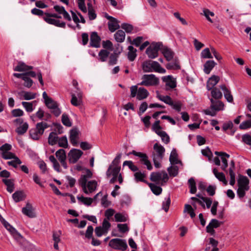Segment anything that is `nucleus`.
I'll return each instance as SVG.
<instances>
[{
  "mask_svg": "<svg viewBox=\"0 0 251 251\" xmlns=\"http://www.w3.org/2000/svg\"><path fill=\"white\" fill-rule=\"evenodd\" d=\"M203 156L207 157L208 160L211 163L217 166H221L222 170L226 173H234L235 170V163L233 160H231L229 164L227 163V159L230 155L224 152L217 151L215 152L216 156L213 157L212 153L208 147L203 149L201 151Z\"/></svg>",
  "mask_w": 251,
  "mask_h": 251,
  "instance_id": "f257e3e1",
  "label": "nucleus"
},
{
  "mask_svg": "<svg viewBox=\"0 0 251 251\" xmlns=\"http://www.w3.org/2000/svg\"><path fill=\"white\" fill-rule=\"evenodd\" d=\"M142 68L144 72H155L164 74L166 70L161 67L159 63L154 61H146L142 63Z\"/></svg>",
  "mask_w": 251,
  "mask_h": 251,
  "instance_id": "f03ea898",
  "label": "nucleus"
},
{
  "mask_svg": "<svg viewBox=\"0 0 251 251\" xmlns=\"http://www.w3.org/2000/svg\"><path fill=\"white\" fill-rule=\"evenodd\" d=\"M210 100L211 102L210 107L204 110V113L206 115L215 116L217 112L224 109L225 105L222 101L219 100H214L212 98H211Z\"/></svg>",
  "mask_w": 251,
  "mask_h": 251,
  "instance_id": "7ed1b4c3",
  "label": "nucleus"
},
{
  "mask_svg": "<svg viewBox=\"0 0 251 251\" xmlns=\"http://www.w3.org/2000/svg\"><path fill=\"white\" fill-rule=\"evenodd\" d=\"M53 9L57 13V14L45 13V16L58 19L62 18L61 16L60 15L62 14L65 20L68 21H71L72 19L70 15L68 13V12L66 11L63 6L56 5L54 6Z\"/></svg>",
  "mask_w": 251,
  "mask_h": 251,
  "instance_id": "20e7f679",
  "label": "nucleus"
},
{
  "mask_svg": "<svg viewBox=\"0 0 251 251\" xmlns=\"http://www.w3.org/2000/svg\"><path fill=\"white\" fill-rule=\"evenodd\" d=\"M49 126L48 124L45 122L37 123L35 128H32L29 130L30 137L33 140H39L44 133V130Z\"/></svg>",
  "mask_w": 251,
  "mask_h": 251,
  "instance_id": "39448f33",
  "label": "nucleus"
},
{
  "mask_svg": "<svg viewBox=\"0 0 251 251\" xmlns=\"http://www.w3.org/2000/svg\"><path fill=\"white\" fill-rule=\"evenodd\" d=\"M142 81L138 85L149 87L155 86L159 83V79L154 75H144L142 77Z\"/></svg>",
  "mask_w": 251,
  "mask_h": 251,
  "instance_id": "423d86ee",
  "label": "nucleus"
},
{
  "mask_svg": "<svg viewBox=\"0 0 251 251\" xmlns=\"http://www.w3.org/2000/svg\"><path fill=\"white\" fill-rule=\"evenodd\" d=\"M109 247L116 250L125 251L127 248V245L125 240L120 238L111 239L108 244Z\"/></svg>",
  "mask_w": 251,
  "mask_h": 251,
  "instance_id": "0eeeda50",
  "label": "nucleus"
},
{
  "mask_svg": "<svg viewBox=\"0 0 251 251\" xmlns=\"http://www.w3.org/2000/svg\"><path fill=\"white\" fill-rule=\"evenodd\" d=\"M129 154H133L136 156H138L140 158L139 162L146 166L147 169L149 171H151L152 168V165L151 162L149 160V157L147 155L141 152H137L135 151H132L131 152L129 153Z\"/></svg>",
  "mask_w": 251,
  "mask_h": 251,
  "instance_id": "6e6552de",
  "label": "nucleus"
},
{
  "mask_svg": "<svg viewBox=\"0 0 251 251\" xmlns=\"http://www.w3.org/2000/svg\"><path fill=\"white\" fill-rule=\"evenodd\" d=\"M162 46V44L159 42L151 43L146 51L148 57L151 59L156 57L158 56V52Z\"/></svg>",
  "mask_w": 251,
  "mask_h": 251,
  "instance_id": "1a4fd4ad",
  "label": "nucleus"
},
{
  "mask_svg": "<svg viewBox=\"0 0 251 251\" xmlns=\"http://www.w3.org/2000/svg\"><path fill=\"white\" fill-rule=\"evenodd\" d=\"M122 153H118L111 164L109 165L107 173H120L121 171L120 159L122 157Z\"/></svg>",
  "mask_w": 251,
  "mask_h": 251,
  "instance_id": "9d476101",
  "label": "nucleus"
},
{
  "mask_svg": "<svg viewBox=\"0 0 251 251\" xmlns=\"http://www.w3.org/2000/svg\"><path fill=\"white\" fill-rule=\"evenodd\" d=\"M14 123L16 126H19L16 129V132L19 135L24 134L28 128V124L26 122L24 123V120L22 118L15 119Z\"/></svg>",
  "mask_w": 251,
  "mask_h": 251,
  "instance_id": "9b49d317",
  "label": "nucleus"
},
{
  "mask_svg": "<svg viewBox=\"0 0 251 251\" xmlns=\"http://www.w3.org/2000/svg\"><path fill=\"white\" fill-rule=\"evenodd\" d=\"M169 179L168 174H151L150 179L156 184H163Z\"/></svg>",
  "mask_w": 251,
  "mask_h": 251,
  "instance_id": "f8f14e48",
  "label": "nucleus"
},
{
  "mask_svg": "<svg viewBox=\"0 0 251 251\" xmlns=\"http://www.w3.org/2000/svg\"><path fill=\"white\" fill-rule=\"evenodd\" d=\"M83 152L78 149H72L68 153V159L71 163H75L80 158Z\"/></svg>",
  "mask_w": 251,
  "mask_h": 251,
  "instance_id": "ddd939ff",
  "label": "nucleus"
},
{
  "mask_svg": "<svg viewBox=\"0 0 251 251\" xmlns=\"http://www.w3.org/2000/svg\"><path fill=\"white\" fill-rule=\"evenodd\" d=\"M1 223L11 233L16 240H18L21 238H22V235L4 219H2V220H1Z\"/></svg>",
  "mask_w": 251,
  "mask_h": 251,
  "instance_id": "4468645a",
  "label": "nucleus"
},
{
  "mask_svg": "<svg viewBox=\"0 0 251 251\" xmlns=\"http://www.w3.org/2000/svg\"><path fill=\"white\" fill-rule=\"evenodd\" d=\"M44 20L48 24L52 25L57 27L65 28L66 26V23L64 22L61 21L58 19L52 18L48 16H44L43 17Z\"/></svg>",
  "mask_w": 251,
  "mask_h": 251,
  "instance_id": "2eb2a0df",
  "label": "nucleus"
},
{
  "mask_svg": "<svg viewBox=\"0 0 251 251\" xmlns=\"http://www.w3.org/2000/svg\"><path fill=\"white\" fill-rule=\"evenodd\" d=\"M154 152L152 154V157H157L159 159H162L165 152L164 148L158 143H155L153 146Z\"/></svg>",
  "mask_w": 251,
  "mask_h": 251,
  "instance_id": "dca6fc26",
  "label": "nucleus"
},
{
  "mask_svg": "<svg viewBox=\"0 0 251 251\" xmlns=\"http://www.w3.org/2000/svg\"><path fill=\"white\" fill-rule=\"evenodd\" d=\"M100 38L98 35L97 32H92L90 35V41L89 43V47L94 48L100 47Z\"/></svg>",
  "mask_w": 251,
  "mask_h": 251,
  "instance_id": "f3484780",
  "label": "nucleus"
},
{
  "mask_svg": "<svg viewBox=\"0 0 251 251\" xmlns=\"http://www.w3.org/2000/svg\"><path fill=\"white\" fill-rule=\"evenodd\" d=\"M222 223V222H219L217 219H212L206 227V232L211 235H213L215 233L214 228L219 227Z\"/></svg>",
  "mask_w": 251,
  "mask_h": 251,
  "instance_id": "a211bd4d",
  "label": "nucleus"
},
{
  "mask_svg": "<svg viewBox=\"0 0 251 251\" xmlns=\"http://www.w3.org/2000/svg\"><path fill=\"white\" fill-rule=\"evenodd\" d=\"M55 155L62 166L65 169H66L67 168V164L66 162V155L65 150L64 149H59L56 152Z\"/></svg>",
  "mask_w": 251,
  "mask_h": 251,
  "instance_id": "6ab92c4d",
  "label": "nucleus"
},
{
  "mask_svg": "<svg viewBox=\"0 0 251 251\" xmlns=\"http://www.w3.org/2000/svg\"><path fill=\"white\" fill-rule=\"evenodd\" d=\"M238 187L243 188L245 190H249V179L247 176L240 175L237 180Z\"/></svg>",
  "mask_w": 251,
  "mask_h": 251,
  "instance_id": "aec40b11",
  "label": "nucleus"
},
{
  "mask_svg": "<svg viewBox=\"0 0 251 251\" xmlns=\"http://www.w3.org/2000/svg\"><path fill=\"white\" fill-rule=\"evenodd\" d=\"M23 213L28 217L29 218H32L36 217V214L34 212L33 207L29 202H27L25 207L22 208Z\"/></svg>",
  "mask_w": 251,
  "mask_h": 251,
  "instance_id": "412c9836",
  "label": "nucleus"
},
{
  "mask_svg": "<svg viewBox=\"0 0 251 251\" xmlns=\"http://www.w3.org/2000/svg\"><path fill=\"white\" fill-rule=\"evenodd\" d=\"M220 77L218 75H213L207 80L206 84V88L208 90L212 89L215 88V86L220 81Z\"/></svg>",
  "mask_w": 251,
  "mask_h": 251,
  "instance_id": "4be33fe9",
  "label": "nucleus"
},
{
  "mask_svg": "<svg viewBox=\"0 0 251 251\" xmlns=\"http://www.w3.org/2000/svg\"><path fill=\"white\" fill-rule=\"evenodd\" d=\"M171 166L168 168L169 173H177L182 171L183 169V165L180 160H178L174 163L171 164Z\"/></svg>",
  "mask_w": 251,
  "mask_h": 251,
  "instance_id": "5701e85b",
  "label": "nucleus"
},
{
  "mask_svg": "<svg viewBox=\"0 0 251 251\" xmlns=\"http://www.w3.org/2000/svg\"><path fill=\"white\" fill-rule=\"evenodd\" d=\"M220 88L223 91L224 97L226 100L229 102H232L233 101V98L230 90L225 84H222L220 85Z\"/></svg>",
  "mask_w": 251,
  "mask_h": 251,
  "instance_id": "b1692460",
  "label": "nucleus"
},
{
  "mask_svg": "<svg viewBox=\"0 0 251 251\" xmlns=\"http://www.w3.org/2000/svg\"><path fill=\"white\" fill-rule=\"evenodd\" d=\"M163 81L166 83L167 89L169 88L173 89L176 86V81L171 75L164 76L162 78Z\"/></svg>",
  "mask_w": 251,
  "mask_h": 251,
  "instance_id": "393cba45",
  "label": "nucleus"
},
{
  "mask_svg": "<svg viewBox=\"0 0 251 251\" xmlns=\"http://www.w3.org/2000/svg\"><path fill=\"white\" fill-rule=\"evenodd\" d=\"M78 131L77 129H73L70 131V140L72 144L75 146L77 144Z\"/></svg>",
  "mask_w": 251,
  "mask_h": 251,
  "instance_id": "a878e982",
  "label": "nucleus"
},
{
  "mask_svg": "<svg viewBox=\"0 0 251 251\" xmlns=\"http://www.w3.org/2000/svg\"><path fill=\"white\" fill-rule=\"evenodd\" d=\"M93 174H86V175H84L82 176L79 180V185L81 186L83 189V191L84 193H87L86 185L87 177H91Z\"/></svg>",
  "mask_w": 251,
  "mask_h": 251,
  "instance_id": "bb28decb",
  "label": "nucleus"
},
{
  "mask_svg": "<svg viewBox=\"0 0 251 251\" xmlns=\"http://www.w3.org/2000/svg\"><path fill=\"white\" fill-rule=\"evenodd\" d=\"M108 25L109 30L111 32H114L115 30L120 27V26L119 24V21L115 18L113 19V20L108 22Z\"/></svg>",
  "mask_w": 251,
  "mask_h": 251,
  "instance_id": "cd10ccee",
  "label": "nucleus"
},
{
  "mask_svg": "<svg viewBox=\"0 0 251 251\" xmlns=\"http://www.w3.org/2000/svg\"><path fill=\"white\" fill-rule=\"evenodd\" d=\"M32 69V67L25 65L24 62H19L18 65L14 68V71L17 72H24Z\"/></svg>",
  "mask_w": 251,
  "mask_h": 251,
  "instance_id": "c85d7f7f",
  "label": "nucleus"
},
{
  "mask_svg": "<svg viewBox=\"0 0 251 251\" xmlns=\"http://www.w3.org/2000/svg\"><path fill=\"white\" fill-rule=\"evenodd\" d=\"M149 95V93L147 90L143 87H140L138 88V92L136 98L137 100H141L147 98Z\"/></svg>",
  "mask_w": 251,
  "mask_h": 251,
  "instance_id": "c756f323",
  "label": "nucleus"
},
{
  "mask_svg": "<svg viewBox=\"0 0 251 251\" xmlns=\"http://www.w3.org/2000/svg\"><path fill=\"white\" fill-rule=\"evenodd\" d=\"M12 198L16 202H18L24 200L25 195L23 191H17L13 194Z\"/></svg>",
  "mask_w": 251,
  "mask_h": 251,
  "instance_id": "7c9ffc66",
  "label": "nucleus"
},
{
  "mask_svg": "<svg viewBox=\"0 0 251 251\" xmlns=\"http://www.w3.org/2000/svg\"><path fill=\"white\" fill-rule=\"evenodd\" d=\"M216 64V63L213 60L207 61L203 66L204 72L206 74H209Z\"/></svg>",
  "mask_w": 251,
  "mask_h": 251,
  "instance_id": "2f4dec72",
  "label": "nucleus"
},
{
  "mask_svg": "<svg viewBox=\"0 0 251 251\" xmlns=\"http://www.w3.org/2000/svg\"><path fill=\"white\" fill-rule=\"evenodd\" d=\"M97 186V182L96 180H91L87 182L86 189L87 193L86 194L93 193L95 191Z\"/></svg>",
  "mask_w": 251,
  "mask_h": 251,
  "instance_id": "473e14b6",
  "label": "nucleus"
},
{
  "mask_svg": "<svg viewBox=\"0 0 251 251\" xmlns=\"http://www.w3.org/2000/svg\"><path fill=\"white\" fill-rule=\"evenodd\" d=\"M126 34L122 30H118L114 34V38L117 42L122 43L125 41Z\"/></svg>",
  "mask_w": 251,
  "mask_h": 251,
  "instance_id": "72a5a7b5",
  "label": "nucleus"
},
{
  "mask_svg": "<svg viewBox=\"0 0 251 251\" xmlns=\"http://www.w3.org/2000/svg\"><path fill=\"white\" fill-rule=\"evenodd\" d=\"M210 90L211 91V95L212 99H215V100H219L222 98V93L217 87H215Z\"/></svg>",
  "mask_w": 251,
  "mask_h": 251,
  "instance_id": "f704fd0d",
  "label": "nucleus"
},
{
  "mask_svg": "<svg viewBox=\"0 0 251 251\" xmlns=\"http://www.w3.org/2000/svg\"><path fill=\"white\" fill-rule=\"evenodd\" d=\"M128 50H129L127 54V57L129 60L130 61H133L135 60L137 54H136V49H134L133 46H129L128 47Z\"/></svg>",
  "mask_w": 251,
  "mask_h": 251,
  "instance_id": "c9c22d12",
  "label": "nucleus"
},
{
  "mask_svg": "<svg viewBox=\"0 0 251 251\" xmlns=\"http://www.w3.org/2000/svg\"><path fill=\"white\" fill-rule=\"evenodd\" d=\"M162 53L168 61L171 60L174 57V53L170 49L167 48H164Z\"/></svg>",
  "mask_w": 251,
  "mask_h": 251,
  "instance_id": "e433bc0d",
  "label": "nucleus"
},
{
  "mask_svg": "<svg viewBox=\"0 0 251 251\" xmlns=\"http://www.w3.org/2000/svg\"><path fill=\"white\" fill-rule=\"evenodd\" d=\"M58 140V137L56 133L51 132L50 133L48 137V143L50 145H55Z\"/></svg>",
  "mask_w": 251,
  "mask_h": 251,
  "instance_id": "4c0bfd02",
  "label": "nucleus"
},
{
  "mask_svg": "<svg viewBox=\"0 0 251 251\" xmlns=\"http://www.w3.org/2000/svg\"><path fill=\"white\" fill-rule=\"evenodd\" d=\"M148 185L151 188L152 193L155 195H160L162 191L161 187L156 185L155 184L151 183H148Z\"/></svg>",
  "mask_w": 251,
  "mask_h": 251,
  "instance_id": "58836bf2",
  "label": "nucleus"
},
{
  "mask_svg": "<svg viewBox=\"0 0 251 251\" xmlns=\"http://www.w3.org/2000/svg\"><path fill=\"white\" fill-rule=\"evenodd\" d=\"M123 167L125 166H127L130 170L133 172H136L138 171V168L135 165H134V163L130 160H126L124 162L123 164Z\"/></svg>",
  "mask_w": 251,
  "mask_h": 251,
  "instance_id": "ea45409f",
  "label": "nucleus"
},
{
  "mask_svg": "<svg viewBox=\"0 0 251 251\" xmlns=\"http://www.w3.org/2000/svg\"><path fill=\"white\" fill-rule=\"evenodd\" d=\"M228 129L231 130V134L233 135L235 132V129L233 128V124L232 122L230 121H228L226 123H225L223 124V127H222V130L224 131H226Z\"/></svg>",
  "mask_w": 251,
  "mask_h": 251,
  "instance_id": "a19ab883",
  "label": "nucleus"
},
{
  "mask_svg": "<svg viewBox=\"0 0 251 251\" xmlns=\"http://www.w3.org/2000/svg\"><path fill=\"white\" fill-rule=\"evenodd\" d=\"M109 55V52L105 50H101L99 53V60L101 62L106 61Z\"/></svg>",
  "mask_w": 251,
  "mask_h": 251,
  "instance_id": "79ce46f5",
  "label": "nucleus"
},
{
  "mask_svg": "<svg viewBox=\"0 0 251 251\" xmlns=\"http://www.w3.org/2000/svg\"><path fill=\"white\" fill-rule=\"evenodd\" d=\"M2 181L6 185L7 191L12 193L14 188L13 180L11 179H3Z\"/></svg>",
  "mask_w": 251,
  "mask_h": 251,
  "instance_id": "37998d69",
  "label": "nucleus"
},
{
  "mask_svg": "<svg viewBox=\"0 0 251 251\" xmlns=\"http://www.w3.org/2000/svg\"><path fill=\"white\" fill-rule=\"evenodd\" d=\"M57 143L60 147L67 148L68 146V140L66 136L58 138Z\"/></svg>",
  "mask_w": 251,
  "mask_h": 251,
  "instance_id": "c03bdc74",
  "label": "nucleus"
},
{
  "mask_svg": "<svg viewBox=\"0 0 251 251\" xmlns=\"http://www.w3.org/2000/svg\"><path fill=\"white\" fill-rule=\"evenodd\" d=\"M74 171L82 172L83 173H91V171L86 168L82 164L78 163L74 167Z\"/></svg>",
  "mask_w": 251,
  "mask_h": 251,
  "instance_id": "a18cd8bd",
  "label": "nucleus"
},
{
  "mask_svg": "<svg viewBox=\"0 0 251 251\" xmlns=\"http://www.w3.org/2000/svg\"><path fill=\"white\" fill-rule=\"evenodd\" d=\"M151 128L152 130L157 135H158L159 133H161L162 131H161L162 127L160 126V121H156L152 125Z\"/></svg>",
  "mask_w": 251,
  "mask_h": 251,
  "instance_id": "49530a36",
  "label": "nucleus"
},
{
  "mask_svg": "<svg viewBox=\"0 0 251 251\" xmlns=\"http://www.w3.org/2000/svg\"><path fill=\"white\" fill-rule=\"evenodd\" d=\"M77 199L87 206H90L93 202V199L91 198L81 196L78 197Z\"/></svg>",
  "mask_w": 251,
  "mask_h": 251,
  "instance_id": "de8ad7c7",
  "label": "nucleus"
},
{
  "mask_svg": "<svg viewBox=\"0 0 251 251\" xmlns=\"http://www.w3.org/2000/svg\"><path fill=\"white\" fill-rule=\"evenodd\" d=\"M134 177L136 182L141 181L147 184L149 183L145 179L146 177V174H134Z\"/></svg>",
  "mask_w": 251,
  "mask_h": 251,
  "instance_id": "09e8293b",
  "label": "nucleus"
},
{
  "mask_svg": "<svg viewBox=\"0 0 251 251\" xmlns=\"http://www.w3.org/2000/svg\"><path fill=\"white\" fill-rule=\"evenodd\" d=\"M22 163L20 159L16 156L13 158V160L7 162L9 166H12L14 168H17L18 165Z\"/></svg>",
  "mask_w": 251,
  "mask_h": 251,
  "instance_id": "8fccbe9b",
  "label": "nucleus"
},
{
  "mask_svg": "<svg viewBox=\"0 0 251 251\" xmlns=\"http://www.w3.org/2000/svg\"><path fill=\"white\" fill-rule=\"evenodd\" d=\"M62 122L63 124L68 127L72 126V122H71L69 116L65 113H64L62 115Z\"/></svg>",
  "mask_w": 251,
  "mask_h": 251,
  "instance_id": "3c124183",
  "label": "nucleus"
},
{
  "mask_svg": "<svg viewBox=\"0 0 251 251\" xmlns=\"http://www.w3.org/2000/svg\"><path fill=\"white\" fill-rule=\"evenodd\" d=\"M118 57V54L116 53L111 54L109 56V60L108 64L110 66L115 65L117 62V59Z\"/></svg>",
  "mask_w": 251,
  "mask_h": 251,
  "instance_id": "603ef678",
  "label": "nucleus"
},
{
  "mask_svg": "<svg viewBox=\"0 0 251 251\" xmlns=\"http://www.w3.org/2000/svg\"><path fill=\"white\" fill-rule=\"evenodd\" d=\"M169 160L171 164L174 163V162L179 160L177 158V154L175 149H173L171 151L169 157Z\"/></svg>",
  "mask_w": 251,
  "mask_h": 251,
  "instance_id": "864d4df0",
  "label": "nucleus"
},
{
  "mask_svg": "<svg viewBox=\"0 0 251 251\" xmlns=\"http://www.w3.org/2000/svg\"><path fill=\"white\" fill-rule=\"evenodd\" d=\"M115 221L117 222H125L127 220V218L121 213H117L114 215Z\"/></svg>",
  "mask_w": 251,
  "mask_h": 251,
  "instance_id": "5fc2aeb1",
  "label": "nucleus"
},
{
  "mask_svg": "<svg viewBox=\"0 0 251 251\" xmlns=\"http://www.w3.org/2000/svg\"><path fill=\"white\" fill-rule=\"evenodd\" d=\"M88 16L90 20H93L96 18L97 15L95 13L94 9L91 6L90 3L88 4Z\"/></svg>",
  "mask_w": 251,
  "mask_h": 251,
  "instance_id": "6e6d98bb",
  "label": "nucleus"
},
{
  "mask_svg": "<svg viewBox=\"0 0 251 251\" xmlns=\"http://www.w3.org/2000/svg\"><path fill=\"white\" fill-rule=\"evenodd\" d=\"M184 211L187 212L190 214V216L192 218H194L196 216L192 207L190 204H187L185 205Z\"/></svg>",
  "mask_w": 251,
  "mask_h": 251,
  "instance_id": "4d7b16f0",
  "label": "nucleus"
},
{
  "mask_svg": "<svg viewBox=\"0 0 251 251\" xmlns=\"http://www.w3.org/2000/svg\"><path fill=\"white\" fill-rule=\"evenodd\" d=\"M201 57L203 58H212L213 56L208 48H205L201 52Z\"/></svg>",
  "mask_w": 251,
  "mask_h": 251,
  "instance_id": "13d9d810",
  "label": "nucleus"
},
{
  "mask_svg": "<svg viewBox=\"0 0 251 251\" xmlns=\"http://www.w3.org/2000/svg\"><path fill=\"white\" fill-rule=\"evenodd\" d=\"M161 138L162 141L165 144H168L170 142V137L165 131H162L158 135Z\"/></svg>",
  "mask_w": 251,
  "mask_h": 251,
  "instance_id": "bf43d9fd",
  "label": "nucleus"
},
{
  "mask_svg": "<svg viewBox=\"0 0 251 251\" xmlns=\"http://www.w3.org/2000/svg\"><path fill=\"white\" fill-rule=\"evenodd\" d=\"M22 104L27 112H31L33 110L32 102L23 101Z\"/></svg>",
  "mask_w": 251,
  "mask_h": 251,
  "instance_id": "052dcab7",
  "label": "nucleus"
},
{
  "mask_svg": "<svg viewBox=\"0 0 251 251\" xmlns=\"http://www.w3.org/2000/svg\"><path fill=\"white\" fill-rule=\"evenodd\" d=\"M1 156L4 159H13L16 156L15 154L10 151L2 152H1Z\"/></svg>",
  "mask_w": 251,
  "mask_h": 251,
  "instance_id": "680f3d73",
  "label": "nucleus"
},
{
  "mask_svg": "<svg viewBox=\"0 0 251 251\" xmlns=\"http://www.w3.org/2000/svg\"><path fill=\"white\" fill-rule=\"evenodd\" d=\"M171 204V199L170 197L165 198V201H163L162 203V209L165 210V212H167L169 209V207Z\"/></svg>",
  "mask_w": 251,
  "mask_h": 251,
  "instance_id": "e2e57ef3",
  "label": "nucleus"
},
{
  "mask_svg": "<svg viewBox=\"0 0 251 251\" xmlns=\"http://www.w3.org/2000/svg\"><path fill=\"white\" fill-rule=\"evenodd\" d=\"M24 99L25 100H30L36 97V94L29 92H24Z\"/></svg>",
  "mask_w": 251,
  "mask_h": 251,
  "instance_id": "0e129e2a",
  "label": "nucleus"
},
{
  "mask_svg": "<svg viewBox=\"0 0 251 251\" xmlns=\"http://www.w3.org/2000/svg\"><path fill=\"white\" fill-rule=\"evenodd\" d=\"M121 27L127 33H131L133 29V27L131 25L126 23L122 24L121 25Z\"/></svg>",
  "mask_w": 251,
  "mask_h": 251,
  "instance_id": "69168bd1",
  "label": "nucleus"
},
{
  "mask_svg": "<svg viewBox=\"0 0 251 251\" xmlns=\"http://www.w3.org/2000/svg\"><path fill=\"white\" fill-rule=\"evenodd\" d=\"M45 104L46 106L51 110L58 105L57 103L53 100L52 99H49Z\"/></svg>",
  "mask_w": 251,
  "mask_h": 251,
  "instance_id": "338daca9",
  "label": "nucleus"
},
{
  "mask_svg": "<svg viewBox=\"0 0 251 251\" xmlns=\"http://www.w3.org/2000/svg\"><path fill=\"white\" fill-rule=\"evenodd\" d=\"M239 127L242 129H246L251 127V120H248L243 122L240 125Z\"/></svg>",
  "mask_w": 251,
  "mask_h": 251,
  "instance_id": "774afa93",
  "label": "nucleus"
}]
</instances>
